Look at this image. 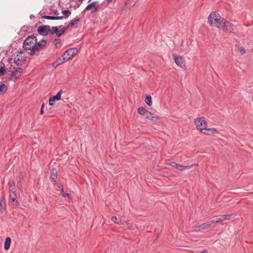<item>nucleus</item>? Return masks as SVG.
<instances>
[{"label":"nucleus","mask_w":253,"mask_h":253,"mask_svg":"<svg viewBox=\"0 0 253 253\" xmlns=\"http://www.w3.org/2000/svg\"><path fill=\"white\" fill-rule=\"evenodd\" d=\"M220 28L223 31L228 33H233L235 29L234 25L230 22L224 19L222 20Z\"/></svg>","instance_id":"obj_5"},{"label":"nucleus","mask_w":253,"mask_h":253,"mask_svg":"<svg viewBox=\"0 0 253 253\" xmlns=\"http://www.w3.org/2000/svg\"><path fill=\"white\" fill-rule=\"evenodd\" d=\"M98 6V2L93 1L86 6L85 10H91V13H94L96 12Z\"/></svg>","instance_id":"obj_10"},{"label":"nucleus","mask_w":253,"mask_h":253,"mask_svg":"<svg viewBox=\"0 0 253 253\" xmlns=\"http://www.w3.org/2000/svg\"><path fill=\"white\" fill-rule=\"evenodd\" d=\"M44 107V104H42L41 106V110H40V114L41 115H42L44 113V111H43Z\"/></svg>","instance_id":"obj_33"},{"label":"nucleus","mask_w":253,"mask_h":253,"mask_svg":"<svg viewBox=\"0 0 253 253\" xmlns=\"http://www.w3.org/2000/svg\"><path fill=\"white\" fill-rule=\"evenodd\" d=\"M211 223L210 222V221H207L205 223L202 224V225L197 226L195 227V230L200 231L202 230L205 229L208 227H209L211 225Z\"/></svg>","instance_id":"obj_15"},{"label":"nucleus","mask_w":253,"mask_h":253,"mask_svg":"<svg viewBox=\"0 0 253 253\" xmlns=\"http://www.w3.org/2000/svg\"><path fill=\"white\" fill-rule=\"evenodd\" d=\"M22 71L23 69L22 68H17L15 71L12 72L11 78L17 79L21 76Z\"/></svg>","instance_id":"obj_13"},{"label":"nucleus","mask_w":253,"mask_h":253,"mask_svg":"<svg viewBox=\"0 0 253 253\" xmlns=\"http://www.w3.org/2000/svg\"><path fill=\"white\" fill-rule=\"evenodd\" d=\"M80 19L79 18L72 20L68 25V27L77 28L78 26Z\"/></svg>","instance_id":"obj_19"},{"label":"nucleus","mask_w":253,"mask_h":253,"mask_svg":"<svg viewBox=\"0 0 253 253\" xmlns=\"http://www.w3.org/2000/svg\"><path fill=\"white\" fill-rule=\"evenodd\" d=\"M222 20H224V19L218 13L214 12L211 13L208 17V21L210 25L218 28L221 27Z\"/></svg>","instance_id":"obj_4"},{"label":"nucleus","mask_w":253,"mask_h":253,"mask_svg":"<svg viewBox=\"0 0 253 253\" xmlns=\"http://www.w3.org/2000/svg\"><path fill=\"white\" fill-rule=\"evenodd\" d=\"M16 198V195L15 193V190H14V191H9V197L10 198Z\"/></svg>","instance_id":"obj_29"},{"label":"nucleus","mask_w":253,"mask_h":253,"mask_svg":"<svg viewBox=\"0 0 253 253\" xmlns=\"http://www.w3.org/2000/svg\"><path fill=\"white\" fill-rule=\"evenodd\" d=\"M25 61V59L23 57H21V58L20 57H17L14 59L15 63L18 65H21Z\"/></svg>","instance_id":"obj_22"},{"label":"nucleus","mask_w":253,"mask_h":253,"mask_svg":"<svg viewBox=\"0 0 253 253\" xmlns=\"http://www.w3.org/2000/svg\"><path fill=\"white\" fill-rule=\"evenodd\" d=\"M147 112H148V111L142 107H140L138 110V113L140 115H144V116H145Z\"/></svg>","instance_id":"obj_26"},{"label":"nucleus","mask_w":253,"mask_h":253,"mask_svg":"<svg viewBox=\"0 0 253 253\" xmlns=\"http://www.w3.org/2000/svg\"><path fill=\"white\" fill-rule=\"evenodd\" d=\"M173 58L175 64L181 68L185 67V60L182 56H174Z\"/></svg>","instance_id":"obj_9"},{"label":"nucleus","mask_w":253,"mask_h":253,"mask_svg":"<svg viewBox=\"0 0 253 253\" xmlns=\"http://www.w3.org/2000/svg\"><path fill=\"white\" fill-rule=\"evenodd\" d=\"M9 190V191H14L15 190V182L13 180H9L8 182Z\"/></svg>","instance_id":"obj_24"},{"label":"nucleus","mask_w":253,"mask_h":253,"mask_svg":"<svg viewBox=\"0 0 253 253\" xmlns=\"http://www.w3.org/2000/svg\"><path fill=\"white\" fill-rule=\"evenodd\" d=\"M170 165L172 167H174L175 168H176V169H177L178 170H182L184 169H190L194 165L193 164L191 166H183V165H180V164L173 162L171 163Z\"/></svg>","instance_id":"obj_11"},{"label":"nucleus","mask_w":253,"mask_h":253,"mask_svg":"<svg viewBox=\"0 0 253 253\" xmlns=\"http://www.w3.org/2000/svg\"><path fill=\"white\" fill-rule=\"evenodd\" d=\"M111 220L116 224L122 225L124 224V221L120 218H117L116 216H113L111 218Z\"/></svg>","instance_id":"obj_21"},{"label":"nucleus","mask_w":253,"mask_h":253,"mask_svg":"<svg viewBox=\"0 0 253 253\" xmlns=\"http://www.w3.org/2000/svg\"><path fill=\"white\" fill-rule=\"evenodd\" d=\"M23 47L29 51L28 53L31 56L35 55L37 52V38L34 36L28 37L23 42Z\"/></svg>","instance_id":"obj_3"},{"label":"nucleus","mask_w":253,"mask_h":253,"mask_svg":"<svg viewBox=\"0 0 253 253\" xmlns=\"http://www.w3.org/2000/svg\"><path fill=\"white\" fill-rule=\"evenodd\" d=\"M126 223L127 224H128V221H127Z\"/></svg>","instance_id":"obj_40"},{"label":"nucleus","mask_w":253,"mask_h":253,"mask_svg":"<svg viewBox=\"0 0 253 253\" xmlns=\"http://www.w3.org/2000/svg\"><path fill=\"white\" fill-rule=\"evenodd\" d=\"M67 61V60L65 59V57L64 56L63 54L61 57L58 58L53 63V66L54 67H57L58 65L62 64L64 62Z\"/></svg>","instance_id":"obj_14"},{"label":"nucleus","mask_w":253,"mask_h":253,"mask_svg":"<svg viewBox=\"0 0 253 253\" xmlns=\"http://www.w3.org/2000/svg\"><path fill=\"white\" fill-rule=\"evenodd\" d=\"M145 101L147 105H148L149 106H151L152 103V98H151V95H146V97Z\"/></svg>","instance_id":"obj_25"},{"label":"nucleus","mask_w":253,"mask_h":253,"mask_svg":"<svg viewBox=\"0 0 253 253\" xmlns=\"http://www.w3.org/2000/svg\"><path fill=\"white\" fill-rule=\"evenodd\" d=\"M194 123L198 130L201 133L207 135L218 133V130L214 128H208L207 122L204 117H198L195 119Z\"/></svg>","instance_id":"obj_2"},{"label":"nucleus","mask_w":253,"mask_h":253,"mask_svg":"<svg viewBox=\"0 0 253 253\" xmlns=\"http://www.w3.org/2000/svg\"><path fill=\"white\" fill-rule=\"evenodd\" d=\"M54 42L55 43V45L56 46V48L57 47L58 45L60 43V40L58 39H55L54 41Z\"/></svg>","instance_id":"obj_30"},{"label":"nucleus","mask_w":253,"mask_h":253,"mask_svg":"<svg viewBox=\"0 0 253 253\" xmlns=\"http://www.w3.org/2000/svg\"><path fill=\"white\" fill-rule=\"evenodd\" d=\"M7 87L5 84H0V91L5 92L7 90Z\"/></svg>","instance_id":"obj_27"},{"label":"nucleus","mask_w":253,"mask_h":253,"mask_svg":"<svg viewBox=\"0 0 253 253\" xmlns=\"http://www.w3.org/2000/svg\"><path fill=\"white\" fill-rule=\"evenodd\" d=\"M235 216V214H230L227 215H223L220 217H218L215 218V219L211 220L210 221L211 224L213 223H217L219 222L225 220H228L232 218H233Z\"/></svg>","instance_id":"obj_7"},{"label":"nucleus","mask_w":253,"mask_h":253,"mask_svg":"<svg viewBox=\"0 0 253 253\" xmlns=\"http://www.w3.org/2000/svg\"><path fill=\"white\" fill-rule=\"evenodd\" d=\"M54 13L55 14V15H58L59 13H58V11L57 10H55L54 11Z\"/></svg>","instance_id":"obj_36"},{"label":"nucleus","mask_w":253,"mask_h":253,"mask_svg":"<svg viewBox=\"0 0 253 253\" xmlns=\"http://www.w3.org/2000/svg\"><path fill=\"white\" fill-rule=\"evenodd\" d=\"M145 117L148 120L153 122H157L158 121V116L149 111L146 113Z\"/></svg>","instance_id":"obj_12"},{"label":"nucleus","mask_w":253,"mask_h":253,"mask_svg":"<svg viewBox=\"0 0 253 253\" xmlns=\"http://www.w3.org/2000/svg\"><path fill=\"white\" fill-rule=\"evenodd\" d=\"M42 18L47 19V20H60L63 19V16H47L44 15L42 17Z\"/></svg>","instance_id":"obj_20"},{"label":"nucleus","mask_w":253,"mask_h":253,"mask_svg":"<svg viewBox=\"0 0 253 253\" xmlns=\"http://www.w3.org/2000/svg\"><path fill=\"white\" fill-rule=\"evenodd\" d=\"M113 0H106V1L108 2H110L112 1Z\"/></svg>","instance_id":"obj_38"},{"label":"nucleus","mask_w":253,"mask_h":253,"mask_svg":"<svg viewBox=\"0 0 253 253\" xmlns=\"http://www.w3.org/2000/svg\"><path fill=\"white\" fill-rule=\"evenodd\" d=\"M200 253H209L207 250H204L201 252Z\"/></svg>","instance_id":"obj_35"},{"label":"nucleus","mask_w":253,"mask_h":253,"mask_svg":"<svg viewBox=\"0 0 253 253\" xmlns=\"http://www.w3.org/2000/svg\"><path fill=\"white\" fill-rule=\"evenodd\" d=\"M238 49L241 52H242L243 53L245 52L244 48L242 47H239Z\"/></svg>","instance_id":"obj_34"},{"label":"nucleus","mask_w":253,"mask_h":253,"mask_svg":"<svg viewBox=\"0 0 253 253\" xmlns=\"http://www.w3.org/2000/svg\"><path fill=\"white\" fill-rule=\"evenodd\" d=\"M11 240L10 237H7L5 239L4 245V249L5 250L7 251L9 249L11 244Z\"/></svg>","instance_id":"obj_18"},{"label":"nucleus","mask_w":253,"mask_h":253,"mask_svg":"<svg viewBox=\"0 0 253 253\" xmlns=\"http://www.w3.org/2000/svg\"><path fill=\"white\" fill-rule=\"evenodd\" d=\"M83 0H78V1H79L80 2H81V3H82V2H83Z\"/></svg>","instance_id":"obj_39"},{"label":"nucleus","mask_w":253,"mask_h":253,"mask_svg":"<svg viewBox=\"0 0 253 253\" xmlns=\"http://www.w3.org/2000/svg\"><path fill=\"white\" fill-rule=\"evenodd\" d=\"M62 90H60L57 94L51 97L49 99V105L50 106H53L55 104V101H59L61 99V95L62 94Z\"/></svg>","instance_id":"obj_8"},{"label":"nucleus","mask_w":253,"mask_h":253,"mask_svg":"<svg viewBox=\"0 0 253 253\" xmlns=\"http://www.w3.org/2000/svg\"><path fill=\"white\" fill-rule=\"evenodd\" d=\"M5 72V69L4 67H1L0 68V74L1 75H4Z\"/></svg>","instance_id":"obj_31"},{"label":"nucleus","mask_w":253,"mask_h":253,"mask_svg":"<svg viewBox=\"0 0 253 253\" xmlns=\"http://www.w3.org/2000/svg\"><path fill=\"white\" fill-rule=\"evenodd\" d=\"M180 51H186V50L185 49H184V48H182V47H181V48H180Z\"/></svg>","instance_id":"obj_37"},{"label":"nucleus","mask_w":253,"mask_h":253,"mask_svg":"<svg viewBox=\"0 0 253 253\" xmlns=\"http://www.w3.org/2000/svg\"><path fill=\"white\" fill-rule=\"evenodd\" d=\"M78 52V49L76 48H70L67 50L63 54L65 59L68 61L74 57Z\"/></svg>","instance_id":"obj_6"},{"label":"nucleus","mask_w":253,"mask_h":253,"mask_svg":"<svg viewBox=\"0 0 253 253\" xmlns=\"http://www.w3.org/2000/svg\"><path fill=\"white\" fill-rule=\"evenodd\" d=\"M46 43V41L44 40H42L39 42L37 41V51H39L42 48Z\"/></svg>","instance_id":"obj_17"},{"label":"nucleus","mask_w":253,"mask_h":253,"mask_svg":"<svg viewBox=\"0 0 253 253\" xmlns=\"http://www.w3.org/2000/svg\"><path fill=\"white\" fill-rule=\"evenodd\" d=\"M65 31L66 28L62 26H60L59 28L57 26L51 27L49 25L40 26L37 29L38 33L43 36L55 34L57 37H60L65 33Z\"/></svg>","instance_id":"obj_1"},{"label":"nucleus","mask_w":253,"mask_h":253,"mask_svg":"<svg viewBox=\"0 0 253 253\" xmlns=\"http://www.w3.org/2000/svg\"><path fill=\"white\" fill-rule=\"evenodd\" d=\"M57 187L60 189V195L63 197H69L70 196V195L68 193H65L64 192V190H63V186L61 184H59Z\"/></svg>","instance_id":"obj_23"},{"label":"nucleus","mask_w":253,"mask_h":253,"mask_svg":"<svg viewBox=\"0 0 253 253\" xmlns=\"http://www.w3.org/2000/svg\"><path fill=\"white\" fill-rule=\"evenodd\" d=\"M16 198H14V196H13V198H10V199L13 203H14L15 205H17L18 202L16 200Z\"/></svg>","instance_id":"obj_32"},{"label":"nucleus","mask_w":253,"mask_h":253,"mask_svg":"<svg viewBox=\"0 0 253 253\" xmlns=\"http://www.w3.org/2000/svg\"><path fill=\"white\" fill-rule=\"evenodd\" d=\"M57 174V170L55 169H52L51 171L50 178L51 179V181L54 182V184L56 183Z\"/></svg>","instance_id":"obj_16"},{"label":"nucleus","mask_w":253,"mask_h":253,"mask_svg":"<svg viewBox=\"0 0 253 253\" xmlns=\"http://www.w3.org/2000/svg\"><path fill=\"white\" fill-rule=\"evenodd\" d=\"M62 14L67 18L71 14V12L69 10H63L62 11Z\"/></svg>","instance_id":"obj_28"}]
</instances>
